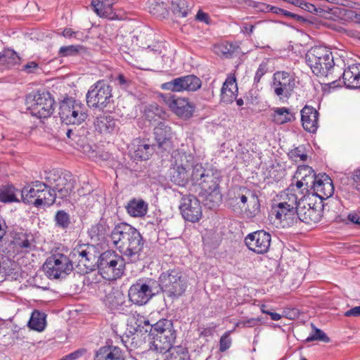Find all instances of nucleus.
<instances>
[{
  "label": "nucleus",
  "mask_w": 360,
  "mask_h": 360,
  "mask_svg": "<svg viewBox=\"0 0 360 360\" xmlns=\"http://www.w3.org/2000/svg\"><path fill=\"white\" fill-rule=\"evenodd\" d=\"M193 160L194 158L191 154H187L186 153H178L174 157V163L173 165L179 167L180 168H185V170L191 172V170L192 172L193 167L195 166L193 165Z\"/></svg>",
  "instance_id": "37998d69"
},
{
  "label": "nucleus",
  "mask_w": 360,
  "mask_h": 360,
  "mask_svg": "<svg viewBox=\"0 0 360 360\" xmlns=\"http://www.w3.org/2000/svg\"><path fill=\"white\" fill-rule=\"evenodd\" d=\"M158 282L150 278L138 279L128 290L129 300L134 304L142 306L156 295H158Z\"/></svg>",
  "instance_id": "0eeeda50"
},
{
  "label": "nucleus",
  "mask_w": 360,
  "mask_h": 360,
  "mask_svg": "<svg viewBox=\"0 0 360 360\" xmlns=\"http://www.w3.org/2000/svg\"><path fill=\"white\" fill-rule=\"evenodd\" d=\"M221 181V172L212 168H204L197 164L191 172V181L198 184L207 193L205 205L212 208L218 205L221 199L219 191Z\"/></svg>",
  "instance_id": "f03ea898"
},
{
  "label": "nucleus",
  "mask_w": 360,
  "mask_h": 360,
  "mask_svg": "<svg viewBox=\"0 0 360 360\" xmlns=\"http://www.w3.org/2000/svg\"><path fill=\"white\" fill-rule=\"evenodd\" d=\"M111 239L122 255L114 250L101 253L97 259V268L104 278L114 280L120 278L126 263L136 264L146 257L143 251L145 240L139 231L131 225L120 222L112 231Z\"/></svg>",
  "instance_id": "f257e3e1"
},
{
  "label": "nucleus",
  "mask_w": 360,
  "mask_h": 360,
  "mask_svg": "<svg viewBox=\"0 0 360 360\" xmlns=\"http://www.w3.org/2000/svg\"><path fill=\"white\" fill-rule=\"evenodd\" d=\"M42 183H44V186H41L42 188H40L41 193H39L37 195L34 207H39L41 205L51 207L54 204L60 205V201L58 202L56 200L54 195H53V191L49 188V186H48V184H46V180L42 181Z\"/></svg>",
  "instance_id": "cd10ccee"
},
{
  "label": "nucleus",
  "mask_w": 360,
  "mask_h": 360,
  "mask_svg": "<svg viewBox=\"0 0 360 360\" xmlns=\"http://www.w3.org/2000/svg\"><path fill=\"white\" fill-rule=\"evenodd\" d=\"M287 200H285L283 202H287L288 205H292L293 209H297L298 205H300V200H297V197L295 194H288Z\"/></svg>",
  "instance_id": "0e129e2a"
},
{
  "label": "nucleus",
  "mask_w": 360,
  "mask_h": 360,
  "mask_svg": "<svg viewBox=\"0 0 360 360\" xmlns=\"http://www.w3.org/2000/svg\"><path fill=\"white\" fill-rule=\"evenodd\" d=\"M94 246L89 244H82L77 245L70 256L76 259L75 262H77L76 267L79 269L80 274H87L95 269L97 265V257L94 254Z\"/></svg>",
  "instance_id": "f8f14e48"
},
{
  "label": "nucleus",
  "mask_w": 360,
  "mask_h": 360,
  "mask_svg": "<svg viewBox=\"0 0 360 360\" xmlns=\"http://www.w3.org/2000/svg\"><path fill=\"white\" fill-rule=\"evenodd\" d=\"M160 114H142L141 118L145 119L146 122L148 123V126L155 125L157 122L158 125L154 128L155 139L160 148L165 150H169L172 148V133L171 128L164 122H158L161 118Z\"/></svg>",
  "instance_id": "9d476101"
},
{
  "label": "nucleus",
  "mask_w": 360,
  "mask_h": 360,
  "mask_svg": "<svg viewBox=\"0 0 360 360\" xmlns=\"http://www.w3.org/2000/svg\"><path fill=\"white\" fill-rule=\"evenodd\" d=\"M86 353V349L85 348H80L75 352L66 355V360H75L77 359L82 356H84Z\"/></svg>",
  "instance_id": "e2e57ef3"
},
{
  "label": "nucleus",
  "mask_w": 360,
  "mask_h": 360,
  "mask_svg": "<svg viewBox=\"0 0 360 360\" xmlns=\"http://www.w3.org/2000/svg\"><path fill=\"white\" fill-rule=\"evenodd\" d=\"M20 56L13 50L7 49L0 52V65L11 68L20 64Z\"/></svg>",
  "instance_id": "4c0bfd02"
},
{
  "label": "nucleus",
  "mask_w": 360,
  "mask_h": 360,
  "mask_svg": "<svg viewBox=\"0 0 360 360\" xmlns=\"http://www.w3.org/2000/svg\"><path fill=\"white\" fill-rule=\"evenodd\" d=\"M73 263L75 262L70 256L56 253L46 259L43 270L50 279H63L72 271Z\"/></svg>",
  "instance_id": "6e6552de"
},
{
  "label": "nucleus",
  "mask_w": 360,
  "mask_h": 360,
  "mask_svg": "<svg viewBox=\"0 0 360 360\" xmlns=\"http://www.w3.org/2000/svg\"><path fill=\"white\" fill-rule=\"evenodd\" d=\"M262 319L259 317L243 319L238 321L236 323V326L239 328H252L259 325Z\"/></svg>",
  "instance_id": "6e6d98bb"
},
{
  "label": "nucleus",
  "mask_w": 360,
  "mask_h": 360,
  "mask_svg": "<svg viewBox=\"0 0 360 360\" xmlns=\"http://www.w3.org/2000/svg\"><path fill=\"white\" fill-rule=\"evenodd\" d=\"M251 199L247 200L243 207H240V213L243 212L248 219L257 217L261 212L260 201L255 191L251 194Z\"/></svg>",
  "instance_id": "7c9ffc66"
},
{
  "label": "nucleus",
  "mask_w": 360,
  "mask_h": 360,
  "mask_svg": "<svg viewBox=\"0 0 360 360\" xmlns=\"http://www.w3.org/2000/svg\"><path fill=\"white\" fill-rule=\"evenodd\" d=\"M13 326L0 323V342L4 345H10L13 342Z\"/></svg>",
  "instance_id": "de8ad7c7"
},
{
  "label": "nucleus",
  "mask_w": 360,
  "mask_h": 360,
  "mask_svg": "<svg viewBox=\"0 0 360 360\" xmlns=\"http://www.w3.org/2000/svg\"><path fill=\"white\" fill-rule=\"evenodd\" d=\"M353 179V186H355V188L360 191V170L356 169L353 174L352 176Z\"/></svg>",
  "instance_id": "774afa93"
},
{
  "label": "nucleus",
  "mask_w": 360,
  "mask_h": 360,
  "mask_svg": "<svg viewBox=\"0 0 360 360\" xmlns=\"http://www.w3.org/2000/svg\"><path fill=\"white\" fill-rule=\"evenodd\" d=\"M305 61L316 76H327L335 65L332 52L323 46H314L309 50Z\"/></svg>",
  "instance_id": "423d86ee"
},
{
  "label": "nucleus",
  "mask_w": 360,
  "mask_h": 360,
  "mask_svg": "<svg viewBox=\"0 0 360 360\" xmlns=\"http://www.w3.org/2000/svg\"><path fill=\"white\" fill-rule=\"evenodd\" d=\"M83 108L81 101L68 95L59 102L58 109L61 112H82Z\"/></svg>",
  "instance_id": "f704fd0d"
},
{
  "label": "nucleus",
  "mask_w": 360,
  "mask_h": 360,
  "mask_svg": "<svg viewBox=\"0 0 360 360\" xmlns=\"http://www.w3.org/2000/svg\"><path fill=\"white\" fill-rule=\"evenodd\" d=\"M238 86L235 77H229L223 84L221 90V100L226 103H232L236 98Z\"/></svg>",
  "instance_id": "2f4dec72"
},
{
  "label": "nucleus",
  "mask_w": 360,
  "mask_h": 360,
  "mask_svg": "<svg viewBox=\"0 0 360 360\" xmlns=\"http://www.w3.org/2000/svg\"><path fill=\"white\" fill-rule=\"evenodd\" d=\"M345 316L347 317H358L360 316V305L357 307H354L347 311H346L344 314Z\"/></svg>",
  "instance_id": "338daca9"
},
{
  "label": "nucleus",
  "mask_w": 360,
  "mask_h": 360,
  "mask_svg": "<svg viewBox=\"0 0 360 360\" xmlns=\"http://www.w3.org/2000/svg\"><path fill=\"white\" fill-rule=\"evenodd\" d=\"M150 12L153 15H165L167 13V5L163 1H155L152 4Z\"/></svg>",
  "instance_id": "4d7b16f0"
},
{
  "label": "nucleus",
  "mask_w": 360,
  "mask_h": 360,
  "mask_svg": "<svg viewBox=\"0 0 360 360\" xmlns=\"http://www.w3.org/2000/svg\"><path fill=\"white\" fill-rule=\"evenodd\" d=\"M10 236L11 243L21 252H30L36 248L34 238L30 233L13 229L10 231Z\"/></svg>",
  "instance_id": "412c9836"
},
{
  "label": "nucleus",
  "mask_w": 360,
  "mask_h": 360,
  "mask_svg": "<svg viewBox=\"0 0 360 360\" xmlns=\"http://www.w3.org/2000/svg\"><path fill=\"white\" fill-rule=\"evenodd\" d=\"M295 114H271V121L276 124H283L292 122L295 117Z\"/></svg>",
  "instance_id": "864d4df0"
},
{
  "label": "nucleus",
  "mask_w": 360,
  "mask_h": 360,
  "mask_svg": "<svg viewBox=\"0 0 360 360\" xmlns=\"http://www.w3.org/2000/svg\"><path fill=\"white\" fill-rule=\"evenodd\" d=\"M127 212L133 217H144L148 210V203L141 198H132L125 206Z\"/></svg>",
  "instance_id": "c756f323"
},
{
  "label": "nucleus",
  "mask_w": 360,
  "mask_h": 360,
  "mask_svg": "<svg viewBox=\"0 0 360 360\" xmlns=\"http://www.w3.org/2000/svg\"><path fill=\"white\" fill-rule=\"evenodd\" d=\"M157 282L158 293H164L172 301L182 296L188 287V281L179 267L163 271Z\"/></svg>",
  "instance_id": "7ed1b4c3"
},
{
  "label": "nucleus",
  "mask_w": 360,
  "mask_h": 360,
  "mask_svg": "<svg viewBox=\"0 0 360 360\" xmlns=\"http://www.w3.org/2000/svg\"><path fill=\"white\" fill-rule=\"evenodd\" d=\"M116 0H92L91 6L100 17H108L112 13V5Z\"/></svg>",
  "instance_id": "e433bc0d"
},
{
  "label": "nucleus",
  "mask_w": 360,
  "mask_h": 360,
  "mask_svg": "<svg viewBox=\"0 0 360 360\" xmlns=\"http://www.w3.org/2000/svg\"><path fill=\"white\" fill-rule=\"evenodd\" d=\"M311 326L313 329V333L307 338V339L304 340L305 342L317 340L326 343L330 342V338L322 330L316 328L314 323H311Z\"/></svg>",
  "instance_id": "3c124183"
},
{
  "label": "nucleus",
  "mask_w": 360,
  "mask_h": 360,
  "mask_svg": "<svg viewBox=\"0 0 360 360\" xmlns=\"http://www.w3.org/2000/svg\"><path fill=\"white\" fill-rule=\"evenodd\" d=\"M94 127L100 134L111 133L117 127V120L110 115L100 114L94 121Z\"/></svg>",
  "instance_id": "c85d7f7f"
},
{
  "label": "nucleus",
  "mask_w": 360,
  "mask_h": 360,
  "mask_svg": "<svg viewBox=\"0 0 360 360\" xmlns=\"http://www.w3.org/2000/svg\"><path fill=\"white\" fill-rule=\"evenodd\" d=\"M267 72V66L265 63H262L259 65L254 78V82L257 84L260 82L261 78L264 76Z\"/></svg>",
  "instance_id": "680f3d73"
},
{
  "label": "nucleus",
  "mask_w": 360,
  "mask_h": 360,
  "mask_svg": "<svg viewBox=\"0 0 360 360\" xmlns=\"http://www.w3.org/2000/svg\"><path fill=\"white\" fill-rule=\"evenodd\" d=\"M271 236L264 230H259L249 233L244 240L248 248L257 253L265 254L269 251Z\"/></svg>",
  "instance_id": "f3484780"
},
{
  "label": "nucleus",
  "mask_w": 360,
  "mask_h": 360,
  "mask_svg": "<svg viewBox=\"0 0 360 360\" xmlns=\"http://www.w3.org/2000/svg\"><path fill=\"white\" fill-rule=\"evenodd\" d=\"M183 218L190 222H197L202 217V207L200 200L192 194L183 195L179 205Z\"/></svg>",
  "instance_id": "dca6fc26"
},
{
  "label": "nucleus",
  "mask_w": 360,
  "mask_h": 360,
  "mask_svg": "<svg viewBox=\"0 0 360 360\" xmlns=\"http://www.w3.org/2000/svg\"><path fill=\"white\" fill-rule=\"evenodd\" d=\"M295 177L297 179L302 178L305 184L304 189L307 192L312 191V193H314L316 180L318 179V174L315 173L311 167L308 165L298 167L295 172Z\"/></svg>",
  "instance_id": "b1692460"
},
{
  "label": "nucleus",
  "mask_w": 360,
  "mask_h": 360,
  "mask_svg": "<svg viewBox=\"0 0 360 360\" xmlns=\"http://www.w3.org/2000/svg\"><path fill=\"white\" fill-rule=\"evenodd\" d=\"M46 326V314L39 310H34L28 321V326L34 330L42 331Z\"/></svg>",
  "instance_id": "ea45409f"
},
{
  "label": "nucleus",
  "mask_w": 360,
  "mask_h": 360,
  "mask_svg": "<svg viewBox=\"0 0 360 360\" xmlns=\"http://www.w3.org/2000/svg\"><path fill=\"white\" fill-rule=\"evenodd\" d=\"M231 345V339L230 338V331L226 332L219 340V351L224 352L226 351Z\"/></svg>",
  "instance_id": "13d9d810"
},
{
  "label": "nucleus",
  "mask_w": 360,
  "mask_h": 360,
  "mask_svg": "<svg viewBox=\"0 0 360 360\" xmlns=\"http://www.w3.org/2000/svg\"><path fill=\"white\" fill-rule=\"evenodd\" d=\"M164 101L169 109L174 112H193L195 106L190 103L188 98L178 97L174 95L165 96Z\"/></svg>",
  "instance_id": "5701e85b"
},
{
  "label": "nucleus",
  "mask_w": 360,
  "mask_h": 360,
  "mask_svg": "<svg viewBox=\"0 0 360 360\" xmlns=\"http://www.w3.org/2000/svg\"><path fill=\"white\" fill-rule=\"evenodd\" d=\"M112 96V87L106 82L99 80L88 91L86 104L90 108L101 110L110 102Z\"/></svg>",
  "instance_id": "9b49d317"
},
{
  "label": "nucleus",
  "mask_w": 360,
  "mask_h": 360,
  "mask_svg": "<svg viewBox=\"0 0 360 360\" xmlns=\"http://www.w3.org/2000/svg\"><path fill=\"white\" fill-rule=\"evenodd\" d=\"M117 84L122 89H127L131 82L129 79H127L123 74H119L115 78Z\"/></svg>",
  "instance_id": "052dcab7"
},
{
  "label": "nucleus",
  "mask_w": 360,
  "mask_h": 360,
  "mask_svg": "<svg viewBox=\"0 0 360 360\" xmlns=\"http://www.w3.org/2000/svg\"><path fill=\"white\" fill-rule=\"evenodd\" d=\"M321 110V103L319 101L309 100L301 109L300 112H319Z\"/></svg>",
  "instance_id": "5fc2aeb1"
},
{
  "label": "nucleus",
  "mask_w": 360,
  "mask_h": 360,
  "mask_svg": "<svg viewBox=\"0 0 360 360\" xmlns=\"http://www.w3.org/2000/svg\"><path fill=\"white\" fill-rule=\"evenodd\" d=\"M357 63L349 65L342 73L344 84L349 89L359 88L360 84L357 75Z\"/></svg>",
  "instance_id": "c9c22d12"
},
{
  "label": "nucleus",
  "mask_w": 360,
  "mask_h": 360,
  "mask_svg": "<svg viewBox=\"0 0 360 360\" xmlns=\"http://www.w3.org/2000/svg\"><path fill=\"white\" fill-rule=\"evenodd\" d=\"M27 110L31 112H41V111L53 112L55 110L56 102L49 91L31 92L25 97Z\"/></svg>",
  "instance_id": "ddd939ff"
},
{
  "label": "nucleus",
  "mask_w": 360,
  "mask_h": 360,
  "mask_svg": "<svg viewBox=\"0 0 360 360\" xmlns=\"http://www.w3.org/2000/svg\"><path fill=\"white\" fill-rule=\"evenodd\" d=\"M163 360H191L188 349L186 347L176 346L167 351Z\"/></svg>",
  "instance_id": "58836bf2"
},
{
  "label": "nucleus",
  "mask_w": 360,
  "mask_h": 360,
  "mask_svg": "<svg viewBox=\"0 0 360 360\" xmlns=\"http://www.w3.org/2000/svg\"><path fill=\"white\" fill-rule=\"evenodd\" d=\"M238 47L231 43L225 42L217 44L214 46L217 54L226 58H231Z\"/></svg>",
  "instance_id": "49530a36"
},
{
  "label": "nucleus",
  "mask_w": 360,
  "mask_h": 360,
  "mask_svg": "<svg viewBox=\"0 0 360 360\" xmlns=\"http://www.w3.org/2000/svg\"><path fill=\"white\" fill-rule=\"evenodd\" d=\"M88 114H60L63 123L70 125H79L87 118Z\"/></svg>",
  "instance_id": "09e8293b"
},
{
  "label": "nucleus",
  "mask_w": 360,
  "mask_h": 360,
  "mask_svg": "<svg viewBox=\"0 0 360 360\" xmlns=\"http://www.w3.org/2000/svg\"><path fill=\"white\" fill-rule=\"evenodd\" d=\"M201 85L202 82L199 77L194 75H188L162 83L160 87L162 90L181 92L184 91H195L199 89Z\"/></svg>",
  "instance_id": "2eb2a0df"
},
{
  "label": "nucleus",
  "mask_w": 360,
  "mask_h": 360,
  "mask_svg": "<svg viewBox=\"0 0 360 360\" xmlns=\"http://www.w3.org/2000/svg\"><path fill=\"white\" fill-rule=\"evenodd\" d=\"M153 327H154V324H150V327H148H148L146 328V326H144V325L141 326L140 324H139L138 326H136L134 328V330L136 333H140L142 335H146V336L144 338V339H146V338L147 337L148 341L149 342L150 339L151 338L150 335L153 333Z\"/></svg>",
  "instance_id": "bf43d9fd"
},
{
  "label": "nucleus",
  "mask_w": 360,
  "mask_h": 360,
  "mask_svg": "<svg viewBox=\"0 0 360 360\" xmlns=\"http://www.w3.org/2000/svg\"><path fill=\"white\" fill-rule=\"evenodd\" d=\"M15 188L13 185L2 186L0 188V202L3 203L19 202L15 195Z\"/></svg>",
  "instance_id": "c03bdc74"
},
{
  "label": "nucleus",
  "mask_w": 360,
  "mask_h": 360,
  "mask_svg": "<svg viewBox=\"0 0 360 360\" xmlns=\"http://www.w3.org/2000/svg\"><path fill=\"white\" fill-rule=\"evenodd\" d=\"M314 201L309 193L300 199V205H298V214L300 221L307 224H316L321 221L323 217V210L328 204H323L321 200Z\"/></svg>",
  "instance_id": "1a4fd4ad"
},
{
  "label": "nucleus",
  "mask_w": 360,
  "mask_h": 360,
  "mask_svg": "<svg viewBox=\"0 0 360 360\" xmlns=\"http://www.w3.org/2000/svg\"><path fill=\"white\" fill-rule=\"evenodd\" d=\"M319 114H301V121L304 129L309 133H315L319 127Z\"/></svg>",
  "instance_id": "79ce46f5"
},
{
  "label": "nucleus",
  "mask_w": 360,
  "mask_h": 360,
  "mask_svg": "<svg viewBox=\"0 0 360 360\" xmlns=\"http://www.w3.org/2000/svg\"><path fill=\"white\" fill-rule=\"evenodd\" d=\"M271 87L280 100L288 99L296 87V80L293 75L285 71H277L274 74Z\"/></svg>",
  "instance_id": "4468645a"
},
{
  "label": "nucleus",
  "mask_w": 360,
  "mask_h": 360,
  "mask_svg": "<svg viewBox=\"0 0 360 360\" xmlns=\"http://www.w3.org/2000/svg\"><path fill=\"white\" fill-rule=\"evenodd\" d=\"M83 151L90 159L95 162L107 161L111 154L103 149V147L97 145L87 144L83 146Z\"/></svg>",
  "instance_id": "473e14b6"
},
{
  "label": "nucleus",
  "mask_w": 360,
  "mask_h": 360,
  "mask_svg": "<svg viewBox=\"0 0 360 360\" xmlns=\"http://www.w3.org/2000/svg\"><path fill=\"white\" fill-rule=\"evenodd\" d=\"M245 99V106L242 110H253V108L259 103V97L257 90L250 89L243 96Z\"/></svg>",
  "instance_id": "8fccbe9b"
},
{
  "label": "nucleus",
  "mask_w": 360,
  "mask_h": 360,
  "mask_svg": "<svg viewBox=\"0 0 360 360\" xmlns=\"http://www.w3.org/2000/svg\"><path fill=\"white\" fill-rule=\"evenodd\" d=\"M170 181L179 186H185L188 181H191V172L185 170V168L173 167L170 169Z\"/></svg>",
  "instance_id": "72a5a7b5"
},
{
  "label": "nucleus",
  "mask_w": 360,
  "mask_h": 360,
  "mask_svg": "<svg viewBox=\"0 0 360 360\" xmlns=\"http://www.w3.org/2000/svg\"><path fill=\"white\" fill-rule=\"evenodd\" d=\"M304 150L305 148L303 146H300L293 150H291L288 153V155L291 159H295L296 160V158H299Z\"/></svg>",
  "instance_id": "69168bd1"
},
{
  "label": "nucleus",
  "mask_w": 360,
  "mask_h": 360,
  "mask_svg": "<svg viewBox=\"0 0 360 360\" xmlns=\"http://www.w3.org/2000/svg\"><path fill=\"white\" fill-rule=\"evenodd\" d=\"M94 360H125V356L117 346H103L96 351Z\"/></svg>",
  "instance_id": "a878e982"
},
{
  "label": "nucleus",
  "mask_w": 360,
  "mask_h": 360,
  "mask_svg": "<svg viewBox=\"0 0 360 360\" xmlns=\"http://www.w3.org/2000/svg\"><path fill=\"white\" fill-rule=\"evenodd\" d=\"M255 190L246 187H240L233 198L229 201V207L236 213H240V207H243L248 200L251 199V194Z\"/></svg>",
  "instance_id": "bb28decb"
},
{
  "label": "nucleus",
  "mask_w": 360,
  "mask_h": 360,
  "mask_svg": "<svg viewBox=\"0 0 360 360\" xmlns=\"http://www.w3.org/2000/svg\"><path fill=\"white\" fill-rule=\"evenodd\" d=\"M150 349L160 353H166L173 347L176 338V332L174 328L172 320L161 319L155 323L150 335Z\"/></svg>",
  "instance_id": "39448f33"
},
{
  "label": "nucleus",
  "mask_w": 360,
  "mask_h": 360,
  "mask_svg": "<svg viewBox=\"0 0 360 360\" xmlns=\"http://www.w3.org/2000/svg\"><path fill=\"white\" fill-rule=\"evenodd\" d=\"M55 226L60 229L67 230L71 225L70 214L63 210L56 212L54 216Z\"/></svg>",
  "instance_id": "a18cd8bd"
},
{
  "label": "nucleus",
  "mask_w": 360,
  "mask_h": 360,
  "mask_svg": "<svg viewBox=\"0 0 360 360\" xmlns=\"http://www.w3.org/2000/svg\"><path fill=\"white\" fill-rule=\"evenodd\" d=\"M171 10L177 18H185L191 11V6L187 0H172Z\"/></svg>",
  "instance_id": "a19ab883"
},
{
  "label": "nucleus",
  "mask_w": 360,
  "mask_h": 360,
  "mask_svg": "<svg viewBox=\"0 0 360 360\" xmlns=\"http://www.w3.org/2000/svg\"><path fill=\"white\" fill-rule=\"evenodd\" d=\"M109 219L105 214H103L99 221L88 229V236L92 241L101 243L106 241L108 236L111 237L112 229Z\"/></svg>",
  "instance_id": "6ab92c4d"
},
{
  "label": "nucleus",
  "mask_w": 360,
  "mask_h": 360,
  "mask_svg": "<svg viewBox=\"0 0 360 360\" xmlns=\"http://www.w3.org/2000/svg\"><path fill=\"white\" fill-rule=\"evenodd\" d=\"M41 186H44L42 181H34L25 186L21 190V200L25 204L35 206V200L41 191Z\"/></svg>",
  "instance_id": "393cba45"
},
{
  "label": "nucleus",
  "mask_w": 360,
  "mask_h": 360,
  "mask_svg": "<svg viewBox=\"0 0 360 360\" xmlns=\"http://www.w3.org/2000/svg\"><path fill=\"white\" fill-rule=\"evenodd\" d=\"M333 193L334 186L330 177L326 173L319 174L314 192L310 197L314 199L318 197L319 200L323 202V200L331 197Z\"/></svg>",
  "instance_id": "4be33fe9"
},
{
  "label": "nucleus",
  "mask_w": 360,
  "mask_h": 360,
  "mask_svg": "<svg viewBox=\"0 0 360 360\" xmlns=\"http://www.w3.org/2000/svg\"><path fill=\"white\" fill-rule=\"evenodd\" d=\"M271 212L280 221L283 227H291L300 222L298 209H293L292 205L287 202H279L272 206Z\"/></svg>",
  "instance_id": "a211bd4d"
},
{
  "label": "nucleus",
  "mask_w": 360,
  "mask_h": 360,
  "mask_svg": "<svg viewBox=\"0 0 360 360\" xmlns=\"http://www.w3.org/2000/svg\"><path fill=\"white\" fill-rule=\"evenodd\" d=\"M81 51H85L86 49L82 45H70L61 46L59 49L58 54L61 57L76 56Z\"/></svg>",
  "instance_id": "603ef678"
},
{
  "label": "nucleus",
  "mask_w": 360,
  "mask_h": 360,
  "mask_svg": "<svg viewBox=\"0 0 360 360\" xmlns=\"http://www.w3.org/2000/svg\"><path fill=\"white\" fill-rule=\"evenodd\" d=\"M41 178L46 180L56 200L57 198L69 200L71 195L75 193L77 182L70 172L63 173L55 169L44 171V176Z\"/></svg>",
  "instance_id": "20e7f679"
},
{
  "label": "nucleus",
  "mask_w": 360,
  "mask_h": 360,
  "mask_svg": "<svg viewBox=\"0 0 360 360\" xmlns=\"http://www.w3.org/2000/svg\"><path fill=\"white\" fill-rule=\"evenodd\" d=\"M155 145L149 143L148 140L136 139H134L129 153L134 160H147L153 154Z\"/></svg>",
  "instance_id": "aec40b11"
}]
</instances>
